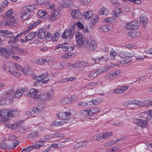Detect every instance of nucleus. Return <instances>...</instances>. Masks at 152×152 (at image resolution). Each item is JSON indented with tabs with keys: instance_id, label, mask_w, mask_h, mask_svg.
<instances>
[{
	"instance_id": "41",
	"label": "nucleus",
	"mask_w": 152,
	"mask_h": 152,
	"mask_svg": "<svg viewBox=\"0 0 152 152\" xmlns=\"http://www.w3.org/2000/svg\"><path fill=\"white\" fill-rule=\"evenodd\" d=\"M70 99L69 98H65L61 99L60 102L62 104H65L70 102Z\"/></svg>"
},
{
	"instance_id": "48",
	"label": "nucleus",
	"mask_w": 152,
	"mask_h": 152,
	"mask_svg": "<svg viewBox=\"0 0 152 152\" xmlns=\"http://www.w3.org/2000/svg\"><path fill=\"white\" fill-rule=\"evenodd\" d=\"M97 75H96V73L95 72V70L92 71L90 72L88 74V77L91 78H93L94 77H96Z\"/></svg>"
},
{
	"instance_id": "39",
	"label": "nucleus",
	"mask_w": 152,
	"mask_h": 152,
	"mask_svg": "<svg viewBox=\"0 0 152 152\" xmlns=\"http://www.w3.org/2000/svg\"><path fill=\"white\" fill-rule=\"evenodd\" d=\"M56 15L57 14L56 13H54V12H53L50 15L49 18V20L51 21H54L56 19Z\"/></svg>"
},
{
	"instance_id": "27",
	"label": "nucleus",
	"mask_w": 152,
	"mask_h": 152,
	"mask_svg": "<svg viewBox=\"0 0 152 152\" xmlns=\"http://www.w3.org/2000/svg\"><path fill=\"white\" fill-rule=\"evenodd\" d=\"M112 12L114 17H117L119 16L122 13V11L120 8H116L114 10H113Z\"/></svg>"
},
{
	"instance_id": "50",
	"label": "nucleus",
	"mask_w": 152,
	"mask_h": 152,
	"mask_svg": "<svg viewBox=\"0 0 152 152\" xmlns=\"http://www.w3.org/2000/svg\"><path fill=\"white\" fill-rule=\"evenodd\" d=\"M15 50H14L13 47L12 49H8L7 50H6V55L15 54Z\"/></svg>"
},
{
	"instance_id": "3",
	"label": "nucleus",
	"mask_w": 152,
	"mask_h": 152,
	"mask_svg": "<svg viewBox=\"0 0 152 152\" xmlns=\"http://www.w3.org/2000/svg\"><path fill=\"white\" fill-rule=\"evenodd\" d=\"M37 89H31L29 92H25L24 95L29 97H32L38 101L45 99V96L42 94H39Z\"/></svg>"
},
{
	"instance_id": "52",
	"label": "nucleus",
	"mask_w": 152,
	"mask_h": 152,
	"mask_svg": "<svg viewBox=\"0 0 152 152\" xmlns=\"http://www.w3.org/2000/svg\"><path fill=\"white\" fill-rule=\"evenodd\" d=\"M95 70L96 73L97 75L100 73H104L106 72L105 71L103 70L102 68H99Z\"/></svg>"
},
{
	"instance_id": "22",
	"label": "nucleus",
	"mask_w": 152,
	"mask_h": 152,
	"mask_svg": "<svg viewBox=\"0 0 152 152\" xmlns=\"http://www.w3.org/2000/svg\"><path fill=\"white\" fill-rule=\"evenodd\" d=\"M37 33L36 32H32L30 33L27 36L25 37L26 42L29 41L33 39L36 37Z\"/></svg>"
},
{
	"instance_id": "56",
	"label": "nucleus",
	"mask_w": 152,
	"mask_h": 152,
	"mask_svg": "<svg viewBox=\"0 0 152 152\" xmlns=\"http://www.w3.org/2000/svg\"><path fill=\"white\" fill-rule=\"evenodd\" d=\"M36 3L42 6V4H45L46 3L45 1V0H36Z\"/></svg>"
},
{
	"instance_id": "53",
	"label": "nucleus",
	"mask_w": 152,
	"mask_h": 152,
	"mask_svg": "<svg viewBox=\"0 0 152 152\" xmlns=\"http://www.w3.org/2000/svg\"><path fill=\"white\" fill-rule=\"evenodd\" d=\"M8 72H10V73L15 77H18L20 75V74L18 72H12L8 70Z\"/></svg>"
},
{
	"instance_id": "38",
	"label": "nucleus",
	"mask_w": 152,
	"mask_h": 152,
	"mask_svg": "<svg viewBox=\"0 0 152 152\" xmlns=\"http://www.w3.org/2000/svg\"><path fill=\"white\" fill-rule=\"evenodd\" d=\"M99 28L101 30L100 31L102 32L108 31H109L110 29L107 25H103L100 27Z\"/></svg>"
},
{
	"instance_id": "40",
	"label": "nucleus",
	"mask_w": 152,
	"mask_h": 152,
	"mask_svg": "<svg viewBox=\"0 0 152 152\" xmlns=\"http://www.w3.org/2000/svg\"><path fill=\"white\" fill-rule=\"evenodd\" d=\"M35 62L37 64H42L46 62V61L43 59L40 58L39 59H36Z\"/></svg>"
},
{
	"instance_id": "42",
	"label": "nucleus",
	"mask_w": 152,
	"mask_h": 152,
	"mask_svg": "<svg viewBox=\"0 0 152 152\" xmlns=\"http://www.w3.org/2000/svg\"><path fill=\"white\" fill-rule=\"evenodd\" d=\"M18 141L17 140H14L12 142L11 145H9L10 148L13 149L18 145Z\"/></svg>"
},
{
	"instance_id": "6",
	"label": "nucleus",
	"mask_w": 152,
	"mask_h": 152,
	"mask_svg": "<svg viewBox=\"0 0 152 152\" xmlns=\"http://www.w3.org/2000/svg\"><path fill=\"white\" fill-rule=\"evenodd\" d=\"M128 105L135 104L143 107H149L152 106V101L147 102L146 101L134 100L130 101L128 103Z\"/></svg>"
},
{
	"instance_id": "37",
	"label": "nucleus",
	"mask_w": 152,
	"mask_h": 152,
	"mask_svg": "<svg viewBox=\"0 0 152 152\" xmlns=\"http://www.w3.org/2000/svg\"><path fill=\"white\" fill-rule=\"evenodd\" d=\"M100 110L97 108H92L89 110V114L91 115L93 114H96L99 112Z\"/></svg>"
},
{
	"instance_id": "10",
	"label": "nucleus",
	"mask_w": 152,
	"mask_h": 152,
	"mask_svg": "<svg viewBox=\"0 0 152 152\" xmlns=\"http://www.w3.org/2000/svg\"><path fill=\"white\" fill-rule=\"evenodd\" d=\"M48 74L47 73L42 74L39 76L38 79V82H41L43 83H45L46 82L49 80V78L47 77Z\"/></svg>"
},
{
	"instance_id": "2",
	"label": "nucleus",
	"mask_w": 152,
	"mask_h": 152,
	"mask_svg": "<svg viewBox=\"0 0 152 152\" xmlns=\"http://www.w3.org/2000/svg\"><path fill=\"white\" fill-rule=\"evenodd\" d=\"M27 90V88H19L14 93L13 88H12L10 90L7 92L5 94L6 97H10L12 96V97L20 98L22 96L23 93L26 91Z\"/></svg>"
},
{
	"instance_id": "4",
	"label": "nucleus",
	"mask_w": 152,
	"mask_h": 152,
	"mask_svg": "<svg viewBox=\"0 0 152 152\" xmlns=\"http://www.w3.org/2000/svg\"><path fill=\"white\" fill-rule=\"evenodd\" d=\"M0 34H1V35L3 37H11L10 40L8 42L9 43L16 42L14 38V37L15 36V35L13 33L9 31L2 30H0Z\"/></svg>"
},
{
	"instance_id": "7",
	"label": "nucleus",
	"mask_w": 152,
	"mask_h": 152,
	"mask_svg": "<svg viewBox=\"0 0 152 152\" xmlns=\"http://www.w3.org/2000/svg\"><path fill=\"white\" fill-rule=\"evenodd\" d=\"M71 113L69 112H61L57 114V117L60 119L62 120V121H65L66 123L67 120L70 118Z\"/></svg>"
},
{
	"instance_id": "29",
	"label": "nucleus",
	"mask_w": 152,
	"mask_h": 152,
	"mask_svg": "<svg viewBox=\"0 0 152 152\" xmlns=\"http://www.w3.org/2000/svg\"><path fill=\"white\" fill-rule=\"evenodd\" d=\"M45 106V102L42 101L37 103V107L36 108L37 109V110H39V112L44 108Z\"/></svg>"
},
{
	"instance_id": "61",
	"label": "nucleus",
	"mask_w": 152,
	"mask_h": 152,
	"mask_svg": "<svg viewBox=\"0 0 152 152\" xmlns=\"http://www.w3.org/2000/svg\"><path fill=\"white\" fill-rule=\"evenodd\" d=\"M84 144V142H82V143L81 144V145L77 143V144H76L75 146H74V149H77L79 147H81V146H83L84 147L85 145H83Z\"/></svg>"
},
{
	"instance_id": "49",
	"label": "nucleus",
	"mask_w": 152,
	"mask_h": 152,
	"mask_svg": "<svg viewBox=\"0 0 152 152\" xmlns=\"http://www.w3.org/2000/svg\"><path fill=\"white\" fill-rule=\"evenodd\" d=\"M6 49L0 47V55H4L6 56Z\"/></svg>"
},
{
	"instance_id": "51",
	"label": "nucleus",
	"mask_w": 152,
	"mask_h": 152,
	"mask_svg": "<svg viewBox=\"0 0 152 152\" xmlns=\"http://www.w3.org/2000/svg\"><path fill=\"white\" fill-rule=\"evenodd\" d=\"M8 3L9 2L5 0L2 2L0 4V5L3 9L7 6Z\"/></svg>"
},
{
	"instance_id": "26",
	"label": "nucleus",
	"mask_w": 152,
	"mask_h": 152,
	"mask_svg": "<svg viewBox=\"0 0 152 152\" xmlns=\"http://www.w3.org/2000/svg\"><path fill=\"white\" fill-rule=\"evenodd\" d=\"M140 20L141 23L143 24V26L145 27L147 23L148 20L147 17L142 14L140 17Z\"/></svg>"
},
{
	"instance_id": "46",
	"label": "nucleus",
	"mask_w": 152,
	"mask_h": 152,
	"mask_svg": "<svg viewBox=\"0 0 152 152\" xmlns=\"http://www.w3.org/2000/svg\"><path fill=\"white\" fill-rule=\"evenodd\" d=\"M89 111H88L87 110H81L80 111V113L83 116H87L89 115H91L90 114H89Z\"/></svg>"
},
{
	"instance_id": "14",
	"label": "nucleus",
	"mask_w": 152,
	"mask_h": 152,
	"mask_svg": "<svg viewBox=\"0 0 152 152\" xmlns=\"http://www.w3.org/2000/svg\"><path fill=\"white\" fill-rule=\"evenodd\" d=\"M10 110L3 109L0 111V115L1 117L4 118L6 117H10Z\"/></svg>"
},
{
	"instance_id": "45",
	"label": "nucleus",
	"mask_w": 152,
	"mask_h": 152,
	"mask_svg": "<svg viewBox=\"0 0 152 152\" xmlns=\"http://www.w3.org/2000/svg\"><path fill=\"white\" fill-rule=\"evenodd\" d=\"M0 147L4 149H9L10 148V146L9 145H7L4 142L0 143Z\"/></svg>"
},
{
	"instance_id": "20",
	"label": "nucleus",
	"mask_w": 152,
	"mask_h": 152,
	"mask_svg": "<svg viewBox=\"0 0 152 152\" xmlns=\"http://www.w3.org/2000/svg\"><path fill=\"white\" fill-rule=\"evenodd\" d=\"M71 14L73 18L76 19H80L82 16L80 12L77 10L72 11Z\"/></svg>"
},
{
	"instance_id": "11",
	"label": "nucleus",
	"mask_w": 152,
	"mask_h": 152,
	"mask_svg": "<svg viewBox=\"0 0 152 152\" xmlns=\"http://www.w3.org/2000/svg\"><path fill=\"white\" fill-rule=\"evenodd\" d=\"M138 25L135 21H133L126 25V28L128 30H132L137 29L138 27Z\"/></svg>"
},
{
	"instance_id": "12",
	"label": "nucleus",
	"mask_w": 152,
	"mask_h": 152,
	"mask_svg": "<svg viewBox=\"0 0 152 152\" xmlns=\"http://www.w3.org/2000/svg\"><path fill=\"white\" fill-rule=\"evenodd\" d=\"M75 68L84 67L88 65V63L83 61H77L73 64Z\"/></svg>"
},
{
	"instance_id": "55",
	"label": "nucleus",
	"mask_w": 152,
	"mask_h": 152,
	"mask_svg": "<svg viewBox=\"0 0 152 152\" xmlns=\"http://www.w3.org/2000/svg\"><path fill=\"white\" fill-rule=\"evenodd\" d=\"M104 59V57L102 56L101 58H93V61H94L96 63H99V62H101V61H104L103 60Z\"/></svg>"
},
{
	"instance_id": "23",
	"label": "nucleus",
	"mask_w": 152,
	"mask_h": 152,
	"mask_svg": "<svg viewBox=\"0 0 152 152\" xmlns=\"http://www.w3.org/2000/svg\"><path fill=\"white\" fill-rule=\"evenodd\" d=\"M113 134L112 132H106L104 134H101L98 135L99 140L103 139H106L108 138L110 136H112Z\"/></svg>"
},
{
	"instance_id": "43",
	"label": "nucleus",
	"mask_w": 152,
	"mask_h": 152,
	"mask_svg": "<svg viewBox=\"0 0 152 152\" xmlns=\"http://www.w3.org/2000/svg\"><path fill=\"white\" fill-rule=\"evenodd\" d=\"M53 134L50 135H48L45 136L43 139H42L43 141H44L45 142L47 141L50 140V139L53 138Z\"/></svg>"
},
{
	"instance_id": "62",
	"label": "nucleus",
	"mask_w": 152,
	"mask_h": 152,
	"mask_svg": "<svg viewBox=\"0 0 152 152\" xmlns=\"http://www.w3.org/2000/svg\"><path fill=\"white\" fill-rule=\"evenodd\" d=\"M79 1L81 4H86L90 1V0H79Z\"/></svg>"
},
{
	"instance_id": "60",
	"label": "nucleus",
	"mask_w": 152,
	"mask_h": 152,
	"mask_svg": "<svg viewBox=\"0 0 152 152\" xmlns=\"http://www.w3.org/2000/svg\"><path fill=\"white\" fill-rule=\"evenodd\" d=\"M53 137H61L63 136V134L60 133H56L53 134Z\"/></svg>"
},
{
	"instance_id": "18",
	"label": "nucleus",
	"mask_w": 152,
	"mask_h": 152,
	"mask_svg": "<svg viewBox=\"0 0 152 152\" xmlns=\"http://www.w3.org/2000/svg\"><path fill=\"white\" fill-rule=\"evenodd\" d=\"M73 35V34H71L70 30L67 29L64 31L62 35V38L63 39H66L69 37V38L71 39Z\"/></svg>"
},
{
	"instance_id": "63",
	"label": "nucleus",
	"mask_w": 152,
	"mask_h": 152,
	"mask_svg": "<svg viewBox=\"0 0 152 152\" xmlns=\"http://www.w3.org/2000/svg\"><path fill=\"white\" fill-rule=\"evenodd\" d=\"M26 152H29L31 151L34 149L33 146H29L24 148Z\"/></svg>"
},
{
	"instance_id": "5",
	"label": "nucleus",
	"mask_w": 152,
	"mask_h": 152,
	"mask_svg": "<svg viewBox=\"0 0 152 152\" xmlns=\"http://www.w3.org/2000/svg\"><path fill=\"white\" fill-rule=\"evenodd\" d=\"M76 41L77 44L80 46H84V47L88 46L87 44V41L88 39L83 38L82 34L80 33L77 34L75 36Z\"/></svg>"
},
{
	"instance_id": "28",
	"label": "nucleus",
	"mask_w": 152,
	"mask_h": 152,
	"mask_svg": "<svg viewBox=\"0 0 152 152\" xmlns=\"http://www.w3.org/2000/svg\"><path fill=\"white\" fill-rule=\"evenodd\" d=\"M10 117H12L18 115L20 114L19 111L17 110H10Z\"/></svg>"
},
{
	"instance_id": "30",
	"label": "nucleus",
	"mask_w": 152,
	"mask_h": 152,
	"mask_svg": "<svg viewBox=\"0 0 152 152\" xmlns=\"http://www.w3.org/2000/svg\"><path fill=\"white\" fill-rule=\"evenodd\" d=\"M121 73L120 71L119 70H116L114 72L111 73L109 74V76L110 78H113V77H115L118 76Z\"/></svg>"
},
{
	"instance_id": "16",
	"label": "nucleus",
	"mask_w": 152,
	"mask_h": 152,
	"mask_svg": "<svg viewBox=\"0 0 152 152\" xmlns=\"http://www.w3.org/2000/svg\"><path fill=\"white\" fill-rule=\"evenodd\" d=\"M6 19H7L8 20L12 21V19H13V20H12V22L15 23V20L14 18L12 16L13 15V10H8L5 13Z\"/></svg>"
},
{
	"instance_id": "33",
	"label": "nucleus",
	"mask_w": 152,
	"mask_h": 152,
	"mask_svg": "<svg viewBox=\"0 0 152 152\" xmlns=\"http://www.w3.org/2000/svg\"><path fill=\"white\" fill-rule=\"evenodd\" d=\"M46 40L48 41H53V35L50 32H48L45 37Z\"/></svg>"
},
{
	"instance_id": "57",
	"label": "nucleus",
	"mask_w": 152,
	"mask_h": 152,
	"mask_svg": "<svg viewBox=\"0 0 152 152\" xmlns=\"http://www.w3.org/2000/svg\"><path fill=\"white\" fill-rule=\"evenodd\" d=\"M65 49H66V50H64V51H67L69 53L72 51L73 50L74 48L70 46H67L66 47Z\"/></svg>"
},
{
	"instance_id": "25",
	"label": "nucleus",
	"mask_w": 152,
	"mask_h": 152,
	"mask_svg": "<svg viewBox=\"0 0 152 152\" xmlns=\"http://www.w3.org/2000/svg\"><path fill=\"white\" fill-rule=\"evenodd\" d=\"M44 141H43L42 139H40L39 141L35 143V145L33 146L34 148L36 149H39L41 146H42L44 145Z\"/></svg>"
},
{
	"instance_id": "32",
	"label": "nucleus",
	"mask_w": 152,
	"mask_h": 152,
	"mask_svg": "<svg viewBox=\"0 0 152 152\" xmlns=\"http://www.w3.org/2000/svg\"><path fill=\"white\" fill-rule=\"evenodd\" d=\"M66 123V122L65 121H55L53 122L52 124H51V127H52L53 126H58L59 125H62L64 124V123Z\"/></svg>"
},
{
	"instance_id": "13",
	"label": "nucleus",
	"mask_w": 152,
	"mask_h": 152,
	"mask_svg": "<svg viewBox=\"0 0 152 152\" xmlns=\"http://www.w3.org/2000/svg\"><path fill=\"white\" fill-rule=\"evenodd\" d=\"M39 110H37L36 107L32 108L30 111L26 112V114L29 116L34 117L36 115V114L39 113Z\"/></svg>"
},
{
	"instance_id": "59",
	"label": "nucleus",
	"mask_w": 152,
	"mask_h": 152,
	"mask_svg": "<svg viewBox=\"0 0 152 152\" xmlns=\"http://www.w3.org/2000/svg\"><path fill=\"white\" fill-rule=\"evenodd\" d=\"M105 22H107L108 23H113L115 20V18H114L110 17L105 20Z\"/></svg>"
},
{
	"instance_id": "54",
	"label": "nucleus",
	"mask_w": 152,
	"mask_h": 152,
	"mask_svg": "<svg viewBox=\"0 0 152 152\" xmlns=\"http://www.w3.org/2000/svg\"><path fill=\"white\" fill-rule=\"evenodd\" d=\"M21 125V123L20 122H18L15 123V124H13L12 129H15L16 128L20 126Z\"/></svg>"
},
{
	"instance_id": "15",
	"label": "nucleus",
	"mask_w": 152,
	"mask_h": 152,
	"mask_svg": "<svg viewBox=\"0 0 152 152\" xmlns=\"http://www.w3.org/2000/svg\"><path fill=\"white\" fill-rule=\"evenodd\" d=\"M13 19H12V21L8 20L7 19L2 20L0 22V26L1 27H4L7 26H12L15 23L12 22Z\"/></svg>"
},
{
	"instance_id": "44",
	"label": "nucleus",
	"mask_w": 152,
	"mask_h": 152,
	"mask_svg": "<svg viewBox=\"0 0 152 152\" xmlns=\"http://www.w3.org/2000/svg\"><path fill=\"white\" fill-rule=\"evenodd\" d=\"M60 36V33L58 32H57L54 33L53 35V41H57L58 39Z\"/></svg>"
},
{
	"instance_id": "34",
	"label": "nucleus",
	"mask_w": 152,
	"mask_h": 152,
	"mask_svg": "<svg viewBox=\"0 0 152 152\" xmlns=\"http://www.w3.org/2000/svg\"><path fill=\"white\" fill-rule=\"evenodd\" d=\"M67 45V44L66 42L62 43V44H59L56 46V48L57 49L61 48L62 50L64 51V50H66L65 48Z\"/></svg>"
},
{
	"instance_id": "19",
	"label": "nucleus",
	"mask_w": 152,
	"mask_h": 152,
	"mask_svg": "<svg viewBox=\"0 0 152 152\" xmlns=\"http://www.w3.org/2000/svg\"><path fill=\"white\" fill-rule=\"evenodd\" d=\"M40 23V20H38L37 21L34 23L32 24H31L28 27L26 30L24 32V34H26L28 33L34 27L36 26L37 25L39 24Z\"/></svg>"
},
{
	"instance_id": "21",
	"label": "nucleus",
	"mask_w": 152,
	"mask_h": 152,
	"mask_svg": "<svg viewBox=\"0 0 152 152\" xmlns=\"http://www.w3.org/2000/svg\"><path fill=\"white\" fill-rule=\"evenodd\" d=\"M37 14L39 16L43 19H45L48 16V14L44 10H39Z\"/></svg>"
},
{
	"instance_id": "35",
	"label": "nucleus",
	"mask_w": 152,
	"mask_h": 152,
	"mask_svg": "<svg viewBox=\"0 0 152 152\" xmlns=\"http://www.w3.org/2000/svg\"><path fill=\"white\" fill-rule=\"evenodd\" d=\"M109 13L108 10L104 7H102L100 9L99 13V15H107Z\"/></svg>"
},
{
	"instance_id": "17",
	"label": "nucleus",
	"mask_w": 152,
	"mask_h": 152,
	"mask_svg": "<svg viewBox=\"0 0 152 152\" xmlns=\"http://www.w3.org/2000/svg\"><path fill=\"white\" fill-rule=\"evenodd\" d=\"M13 49L16 52H17V54L18 55L26 54L28 53V51L26 50L17 47H13Z\"/></svg>"
},
{
	"instance_id": "58",
	"label": "nucleus",
	"mask_w": 152,
	"mask_h": 152,
	"mask_svg": "<svg viewBox=\"0 0 152 152\" xmlns=\"http://www.w3.org/2000/svg\"><path fill=\"white\" fill-rule=\"evenodd\" d=\"M5 97V94L4 96L1 98V100H0V105H3L5 103V101L6 99L8 97H6L5 99H4Z\"/></svg>"
},
{
	"instance_id": "9",
	"label": "nucleus",
	"mask_w": 152,
	"mask_h": 152,
	"mask_svg": "<svg viewBox=\"0 0 152 152\" xmlns=\"http://www.w3.org/2000/svg\"><path fill=\"white\" fill-rule=\"evenodd\" d=\"M133 121L142 127H145L148 125V123L146 120L142 119L135 118Z\"/></svg>"
},
{
	"instance_id": "36",
	"label": "nucleus",
	"mask_w": 152,
	"mask_h": 152,
	"mask_svg": "<svg viewBox=\"0 0 152 152\" xmlns=\"http://www.w3.org/2000/svg\"><path fill=\"white\" fill-rule=\"evenodd\" d=\"M92 13L91 11L86 12L84 13L83 15L86 20H88L91 18Z\"/></svg>"
},
{
	"instance_id": "1",
	"label": "nucleus",
	"mask_w": 152,
	"mask_h": 152,
	"mask_svg": "<svg viewBox=\"0 0 152 152\" xmlns=\"http://www.w3.org/2000/svg\"><path fill=\"white\" fill-rule=\"evenodd\" d=\"M36 8V6L34 4L26 5L23 7L21 11L20 15L22 20H27L31 15V13Z\"/></svg>"
},
{
	"instance_id": "31",
	"label": "nucleus",
	"mask_w": 152,
	"mask_h": 152,
	"mask_svg": "<svg viewBox=\"0 0 152 152\" xmlns=\"http://www.w3.org/2000/svg\"><path fill=\"white\" fill-rule=\"evenodd\" d=\"M45 94L44 95L45 96L46 94L48 97V98L50 99H52L53 97L54 93L53 90H49L48 92L45 93Z\"/></svg>"
},
{
	"instance_id": "64",
	"label": "nucleus",
	"mask_w": 152,
	"mask_h": 152,
	"mask_svg": "<svg viewBox=\"0 0 152 152\" xmlns=\"http://www.w3.org/2000/svg\"><path fill=\"white\" fill-rule=\"evenodd\" d=\"M15 66L17 69L19 71H21L23 69V67H22L20 65L18 64H15Z\"/></svg>"
},
{
	"instance_id": "47",
	"label": "nucleus",
	"mask_w": 152,
	"mask_h": 152,
	"mask_svg": "<svg viewBox=\"0 0 152 152\" xmlns=\"http://www.w3.org/2000/svg\"><path fill=\"white\" fill-rule=\"evenodd\" d=\"M72 56V53H65L61 56V57L65 59H69Z\"/></svg>"
},
{
	"instance_id": "8",
	"label": "nucleus",
	"mask_w": 152,
	"mask_h": 152,
	"mask_svg": "<svg viewBox=\"0 0 152 152\" xmlns=\"http://www.w3.org/2000/svg\"><path fill=\"white\" fill-rule=\"evenodd\" d=\"M87 42L88 46L85 47H86L87 48L89 47L90 49L92 51H94L96 49L97 47V42L93 39H88Z\"/></svg>"
},
{
	"instance_id": "24",
	"label": "nucleus",
	"mask_w": 152,
	"mask_h": 152,
	"mask_svg": "<svg viewBox=\"0 0 152 152\" xmlns=\"http://www.w3.org/2000/svg\"><path fill=\"white\" fill-rule=\"evenodd\" d=\"M46 33V30L45 29H40L38 33V37L39 39L43 38Z\"/></svg>"
}]
</instances>
